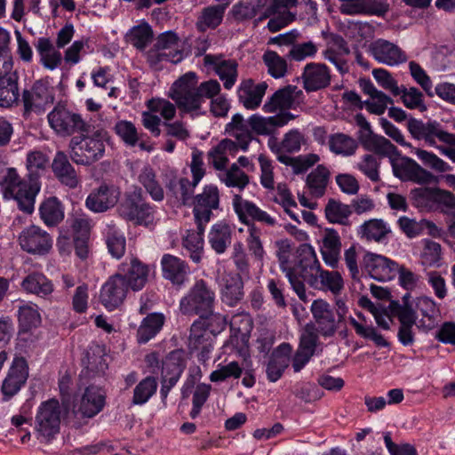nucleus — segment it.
<instances>
[{
  "instance_id": "obj_19",
  "label": "nucleus",
  "mask_w": 455,
  "mask_h": 455,
  "mask_svg": "<svg viewBox=\"0 0 455 455\" xmlns=\"http://www.w3.org/2000/svg\"><path fill=\"white\" fill-rule=\"evenodd\" d=\"M389 161L394 175L401 180H412L421 183L430 177V173L421 168L416 161L402 156L398 151Z\"/></svg>"
},
{
  "instance_id": "obj_34",
  "label": "nucleus",
  "mask_w": 455,
  "mask_h": 455,
  "mask_svg": "<svg viewBox=\"0 0 455 455\" xmlns=\"http://www.w3.org/2000/svg\"><path fill=\"white\" fill-rule=\"evenodd\" d=\"M349 50L344 39L339 36H333L328 43L326 50L323 52L325 60L335 66L340 74L348 71L347 56Z\"/></svg>"
},
{
  "instance_id": "obj_64",
  "label": "nucleus",
  "mask_w": 455,
  "mask_h": 455,
  "mask_svg": "<svg viewBox=\"0 0 455 455\" xmlns=\"http://www.w3.org/2000/svg\"><path fill=\"white\" fill-rule=\"evenodd\" d=\"M224 7L211 6L205 8L199 18L197 26L200 30L214 28L219 26L223 19Z\"/></svg>"
},
{
  "instance_id": "obj_56",
  "label": "nucleus",
  "mask_w": 455,
  "mask_h": 455,
  "mask_svg": "<svg viewBox=\"0 0 455 455\" xmlns=\"http://www.w3.org/2000/svg\"><path fill=\"white\" fill-rule=\"evenodd\" d=\"M157 381L154 377H146L140 380L133 390L132 403L134 405H143L156 394Z\"/></svg>"
},
{
  "instance_id": "obj_39",
  "label": "nucleus",
  "mask_w": 455,
  "mask_h": 455,
  "mask_svg": "<svg viewBox=\"0 0 455 455\" xmlns=\"http://www.w3.org/2000/svg\"><path fill=\"white\" fill-rule=\"evenodd\" d=\"M390 232L389 225L381 219H371L364 221L357 228V235L360 238L377 243L385 242Z\"/></svg>"
},
{
  "instance_id": "obj_52",
  "label": "nucleus",
  "mask_w": 455,
  "mask_h": 455,
  "mask_svg": "<svg viewBox=\"0 0 455 455\" xmlns=\"http://www.w3.org/2000/svg\"><path fill=\"white\" fill-rule=\"evenodd\" d=\"M165 186L175 197L183 201H186L190 194L194 192L190 181L187 178L179 177L173 172L165 175Z\"/></svg>"
},
{
  "instance_id": "obj_13",
  "label": "nucleus",
  "mask_w": 455,
  "mask_h": 455,
  "mask_svg": "<svg viewBox=\"0 0 455 455\" xmlns=\"http://www.w3.org/2000/svg\"><path fill=\"white\" fill-rule=\"evenodd\" d=\"M22 100L26 113H42L54 100V89L48 81L38 80L23 92Z\"/></svg>"
},
{
  "instance_id": "obj_16",
  "label": "nucleus",
  "mask_w": 455,
  "mask_h": 455,
  "mask_svg": "<svg viewBox=\"0 0 455 455\" xmlns=\"http://www.w3.org/2000/svg\"><path fill=\"white\" fill-rule=\"evenodd\" d=\"M28 377V365L23 357H14L7 376L3 381L1 391L4 401L10 400L25 385Z\"/></svg>"
},
{
  "instance_id": "obj_22",
  "label": "nucleus",
  "mask_w": 455,
  "mask_h": 455,
  "mask_svg": "<svg viewBox=\"0 0 455 455\" xmlns=\"http://www.w3.org/2000/svg\"><path fill=\"white\" fill-rule=\"evenodd\" d=\"M220 195L216 186L209 185L204 188L201 194L195 199L194 216L196 223L207 224L212 214V210L219 207Z\"/></svg>"
},
{
  "instance_id": "obj_33",
  "label": "nucleus",
  "mask_w": 455,
  "mask_h": 455,
  "mask_svg": "<svg viewBox=\"0 0 455 455\" xmlns=\"http://www.w3.org/2000/svg\"><path fill=\"white\" fill-rule=\"evenodd\" d=\"M341 249L339 233L333 228H325L320 242V251L323 261L331 267L338 265Z\"/></svg>"
},
{
  "instance_id": "obj_27",
  "label": "nucleus",
  "mask_w": 455,
  "mask_h": 455,
  "mask_svg": "<svg viewBox=\"0 0 455 455\" xmlns=\"http://www.w3.org/2000/svg\"><path fill=\"white\" fill-rule=\"evenodd\" d=\"M160 264L164 278L172 284L181 286L188 281L190 269L180 258L165 253L163 255Z\"/></svg>"
},
{
  "instance_id": "obj_43",
  "label": "nucleus",
  "mask_w": 455,
  "mask_h": 455,
  "mask_svg": "<svg viewBox=\"0 0 455 455\" xmlns=\"http://www.w3.org/2000/svg\"><path fill=\"white\" fill-rule=\"evenodd\" d=\"M196 230H188L182 239L183 247L189 252V257L194 262H199L204 251V233L205 225L203 222L196 223Z\"/></svg>"
},
{
  "instance_id": "obj_54",
  "label": "nucleus",
  "mask_w": 455,
  "mask_h": 455,
  "mask_svg": "<svg viewBox=\"0 0 455 455\" xmlns=\"http://www.w3.org/2000/svg\"><path fill=\"white\" fill-rule=\"evenodd\" d=\"M18 319L20 327L24 331L39 326L41 323V315L37 305L31 302L21 305L19 307Z\"/></svg>"
},
{
  "instance_id": "obj_46",
  "label": "nucleus",
  "mask_w": 455,
  "mask_h": 455,
  "mask_svg": "<svg viewBox=\"0 0 455 455\" xmlns=\"http://www.w3.org/2000/svg\"><path fill=\"white\" fill-rule=\"evenodd\" d=\"M420 263L426 267H440L442 263V247L430 239H422L418 247Z\"/></svg>"
},
{
  "instance_id": "obj_40",
  "label": "nucleus",
  "mask_w": 455,
  "mask_h": 455,
  "mask_svg": "<svg viewBox=\"0 0 455 455\" xmlns=\"http://www.w3.org/2000/svg\"><path fill=\"white\" fill-rule=\"evenodd\" d=\"M307 283L313 288L329 291L333 294L339 293L344 286L342 276L339 272L323 270L321 267Z\"/></svg>"
},
{
  "instance_id": "obj_14",
  "label": "nucleus",
  "mask_w": 455,
  "mask_h": 455,
  "mask_svg": "<svg viewBox=\"0 0 455 455\" xmlns=\"http://www.w3.org/2000/svg\"><path fill=\"white\" fill-rule=\"evenodd\" d=\"M128 291L126 280L122 274L116 272L102 284L100 291V302L108 311L115 310L124 303Z\"/></svg>"
},
{
  "instance_id": "obj_3",
  "label": "nucleus",
  "mask_w": 455,
  "mask_h": 455,
  "mask_svg": "<svg viewBox=\"0 0 455 455\" xmlns=\"http://www.w3.org/2000/svg\"><path fill=\"white\" fill-rule=\"evenodd\" d=\"M0 186L5 199H14L20 209L25 212L31 213L34 211L36 196L41 188L36 178L30 175L28 180H22L16 169L8 168Z\"/></svg>"
},
{
  "instance_id": "obj_51",
  "label": "nucleus",
  "mask_w": 455,
  "mask_h": 455,
  "mask_svg": "<svg viewBox=\"0 0 455 455\" xmlns=\"http://www.w3.org/2000/svg\"><path fill=\"white\" fill-rule=\"evenodd\" d=\"M359 139L366 148L389 159L398 151L387 139L373 132L370 136H359Z\"/></svg>"
},
{
  "instance_id": "obj_63",
  "label": "nucleus",
  "mask_w": 455,
  "mask_h": 455,
  "mask_svg": "<svg viewBox=\"0 0 455 455\" xmlns=\"http://www.w3.org/2000/svg\"><path fill=\"white\" fill-rule=\"evenodd\" d=\"M365 251L360 245L353 244L344 251V261L350 272L352 278L355 279L359 276V263L363 266V258Z\"/></svg>"
},
{
  "instance_id": "obj_26",
  "label": "nucleus",
  "mask_w": 455,
  "mask_h": 455,
  "mask_svg": "<svg viewBox=\"0 0 455 455\" xmlns=\"http://www.w3.org/2000/svg\"><path fill=\"white\" fill-rule=\"evenodd\" d=\"M204 63L215 71L227 90H230L235 85L238 76L235 60H223L216 55L206 54L204 57Z\"/></svg>"
},
{
  "instance_id": "obj_17",
  "label": "nucleus",
  "mask_w": 455,
  "mask_h": 455,
  "mask_svg": "<svg viewBox=\"0 0 455 455\" xmlns=\"http://www.w3.org/2000/svg\"><path fill=\"white\" fill-rule=\"evenodd\" d=\"M206 322L199 318L193 323L188 338V348L191 352H198V359L205 362L213 349L214 337L206 328Z\"/></svg>"
},
{
  "instance_id": "obj_10",
  "label": "nucleus",
  "mask_w": 455,
  "mask_h": 455,
  "mask_svg": "<svg viewBox=\"0 0 455 455\" xmlns=\"http://www.w3.org/2000/svg\"><path fill=\"white\" fill-rule=\"evenodd\" d=\"M119 212L124 218L145 227L152 226L156 219L155 208L143 201L140 190L127 194L119 206Z\"/></svg>"
},
{
  "instance_id": "obj_36",
  "label": "nucleus",
  "mask_w": 455,
  "mask_h": 455,
  "mask_svg": "<svg viewBox=\"0 0 455 455\" xmlns=\"http://www.w3.org/2000/svg\"><path fill=\"white\" fill-rule=\"evenodd\" d=\"M52 169L56 178L65 186L75 188L79 184V178L63 151H58L52 163Z\"/></svg>"
},
{
  "instance_id": "obj_1",
  "label": "nucleus",
  "mask_w": 455,
  "mask_h": 455,
  "mask_svg": "<svg viewBox=\"0 0 455 455\" xmlns=\"http://www.w3.org/2000/svg\"><path fill=\"white\" fill-rule=\"evenodd\" d=\"M289 243L282 242L280 250L276 253L280 269L284 273L299 298L307 301L304 281L308 282L316 272H319L320 261L315 248L309 243H302L296 249L294 261L289 259Z\"/></svg>"
},
{
  "instance_id": "obj_15",
  "label": "nucleus",
  "mask_w": 455,
  "mask_h": 455,
  "mask_svg": "<svg viewBox=\"0 0 455 455\" xmlns=\"http://www.w3.org/2000/svg\"><path fill=\"white\" fill-rule=\"evenodd\" d=\"M19 243L23 251L32 254H45L52 246L51 235L36 225L22 230L19 235Z\"/></svg>"
},
{
  "instance_id": "obj_58",
  "label": "nucleus",
  "mask_w": 455,
  "mask_h": 455,
  "mask_svg": "<svg viewBox=\"0 0 455 455\" xmlns=\"http://www.w3.org/2000/svg\"><path fill=\"white\" fill-rule=\"evenodd\" d=\"M277 159L282 164L291 165L293 172L299 174L306 172L311 166L320 160V157L316 154L302 155L297 157L279 155L277 156Z\"/></svg>"
},
{
  "instance_id": "obj_12",
  "label": "nucleus",
  "mask_w": 455,
  "mask_h": 455,
  "mask_svg": "<svg viewBox=\"0 0 455 455\" xmlns=\"http://www.w3.org/2000/svg\"><path fill=\"white\" fill-rule=\"evenodd\" d=\"M232 206L242 223L249 225L250 222H259L269 228H274L277 224L275 217L260 209L253 202L243 199L239 195L233 196Z\"/></svg>"
},
{
  "instance_id": "obj_35",
  "label": "nucleus",
  "mask_w": 455,
  "mask_h": 455,
  "mask_svg": "<svg viewBox=\"0 0 455 455\" xmlns=\"http://www.w3.org/2000/svg\"><path fill=\"white\" fill-rule=\"evenodd\" d=\"M155 47L166 54L172 64H177L185 58L183 43L172 31L162 33L158 36Z\"/></svg>"
},
{
  "instance_id": "obj_4",
  "label": "nucleus",
  "mask_w": 455,
  "mask_h": 455,
  "mask_svg": "<svg viewBox=\"0 0 455 455\" xmlns=\"http://www.w3.org/2000/svg\"><path fill=\"white\" fill-rule=\"evenodd\" d=\"M168 97L177 107L191 116L205 114L204 100L198 93V76L189 71L180 76L171 86Z\"/></svg>"
},
{
  "instance_id": "obj_48",
  "label": "nucleus",
  "mask_w": 455,
  "mask_h": 455,
  "mask_svg": "<svg viewBox=\"0 0 455 455\" xmlns=\"http://www.w3.org/2000/svg\"><path fill=\"white\" fill-rule=\"evenodd\" d=\"M291 351V347L289 344L283 343L280 345L278 352L273 355L267 363L266 371L267 379L271 382L277 381L283 375V372L288 366V358L286 355H288Z\"/></svg>"
},
{
  "instance_id": "obj_31",
  "label": "nucleus",
  "mask_w": 455,
  "mask_h": 455,
  "mask_svg": "<svg viewBox=\"0 0 455 455\" xmlns=\"http://www.w3.org/2000/svg\"><path fill=\"white\" fill-rule=\"evenodd\" d=\"M413 302L418 316L421 315V319L418 321L417 327L424 331L433 329L436 318L441 314L439 305L427 296L418 297Z\"/></svg>"
},
{
  "instance_id": "obj_42",
  "label": "nucleus",
  "mask_w": 455,
  "mask_h": 455,
  "mask_svg": "<svg viewBox=\"0 0 455 455\" xmlns=\"http://www.w3.org/2000/svg\"><path fill=\"white\" fill-rule=\"evenodd\" d=\"M359 319L353 316L348 317L349 324L354 328L356 335L359 337L371 340L379 347H387L389 343L386 340L384 336L379 333L377 329L371 324L366 323V319L362 314H357Z\"/></svg>"
},
{
  "instance_id": "obj_61",
  "label": "nucleus",
  "mask_w": 455,
  "mask_h": 455,
  "mask_svg": "<svg viewBox=\"0 0 455 455\" xmlns=\"http://www.w3.org/2000/svg\"><path fill=\"white\" fill-rule=\"evenodd\" d=\"M329 177V171L323 165H318L312 171L307 178V184L311 193L316 196H321L325 189Z\"/></svg>"
},
{
  "instance_id": "obj_45",
  "label": "nucleus",
  "mask_w": 455,
  "mask_h": 455,
  "mask_svg": "<svg viewBox=\"0 0 455 455\" xmlns=\"http://www.w3.org/2000/svg\"><path fill=\"white\" fill-rule=\"evenodd\" d=\"M21 288L24 291L35 294L39 297H45L53 291V285L42 273H32L27 275L21 282Z\"/></svg>"
},
{
  "instance_id": "obj_38",
  "label": "nucleus",
  "mask_w": 455,
  "mask_h": 455,
  "mask_svg": "<svg viewBox=\"0 0 455 455\" xmlns=\"http://www.w3.org/2000/svg\"><path fill=\"white\" fill-rule=\"evenodd\" d=\"M238 150V146L235 141L224 139L209 151V163L212 164L216 170H223L227 167L229 157H234Z\"/></svg>"
},
{
  "instance_id": "obj_55",
  "label": "nucleus",
  "mask_w": 455,
  "mask_h": 455,
  "mask_svg": "<svg viewBox=\"0 0 455 455\" xmlns=\"http://www.w3.org/2000/svg\"><path fill=\"white\" fill-rule=\"evenodd\" d=\"M219 179L228 188H244L249 183V178L237 164H233L228 169L220 171Z\"/></svg>"
},
{
  "instance_id": "obj_25",
  "label": "nucleus",
  "mask_w": 455,
  "mask_h": 455,
  "mask_svg": "<svg viewBox=\"0 0 455 455\" xmlns=\"http://www.w3.org/2000/svg\"><path fill=\"white\" fill-rule=\"evenodd\" d=\"M294 118L295 116L291 113H281L272 116L254 114L248 119L252 132L257 135L268 136L273 134L277 128L286 125Z\"/></svg>"
},
{
  "instance_id": "obj_57",
  "label": "nucleus",
  "mask_w": 455,
  "mask_h": 455,
  "mask_svg": "<svg viewBox=\"0 0 455 455\" xmlns=\"http://www.w3.org/2000/svg\"><path fill=\"white\" fill-rule=\"evenodd\" d=\"M329 148L336 155L349 156L355 153L357 143L348 135L335 133L329 139Z\"/></svg>"
},
{
  "instance_id": "obj_18",
  "label": "nucleus",
  "mask_w": 455,
  "mask_h": 455,
  "mask_svg": "<svg viewBox=\"0 0 455 455\" xmlns=\"http://www.w3.org/2000/svg\"><path fill=\"white\" fill-rule=\"evenodd\" d=\"M371 55L381 64L390 67L399 66L407 61V54L397 44L385 40L377 39L370 44Z\"/></svg>"
},
{
  "instance_id": "obj_44",
  "label": "nucleus",
  "mask_w": 455,
  "mask_h": 455,
  "mask_svg": "<svg viewBox=\"0 0 455 455\" xmlns=\"http://www.w3.org/2000/svg\"><path fill=\"white\" fill-rule=\"evenodd\" d=\"M364 92L370 98L361 104L360 109L364 108L371 114L380 116L385 113L388 105L393 104L392 99L376 89L372 84L366 85Z\"/></svg>"
},
{
  "instance_id": "obj_5",
  "label": "nucleus",
  "mask_w": 455,
  "mask_h": 455,
  "mask_svg": "<svg viewBox=\"0 0 455 455\" xmlns=\"http://www.w3.org/2000/svg\"><path fill=\"white\" fill-rule=\"evenodd\" d=\"M108 141V134L103 130L75 136L69 142V155L74 163L90 165L103 157Z\"/></svg>"
},
{
  "instance_id": "obj_2",
  "label": "nucleus",
  "mask_w": 455,
  "mask_h": 455,
  "mask_svg": "<svg viewBox=\"0 0 455 455\" xmlns=\"http://www.w3.org/2000/svg\"><path fill=\"white\" fill-rule=\"evenodd\" d=\"M407 128L413 139L423 140L455 163V134L445 131L438 122L411 118Z\"/></svg>"
},
{
  "instance_id": "obj_6",
  "label": "nucleus",
  "mask_w": 455,
  "mask_h": 455,
  "mask_svg": "<svg viewBox=\"0 0 455 455\" xmlns=\"http://www.w3.org/2000/svg\"><path fill=\"white\" fill-rule=\"evenodd\" d=\"M215 293L204 281H196L180 301V310L184 315H204L213 310Z\"/></svg>"
},
{
  "instance_id": "obj_47",
  "label": "nucleus",
  "mask_w": 455,
  "mask_h": 455,
  "mask_svg": "<svg viewBox=\"0 0 455 455\" xmlns=\"http://www.w3.org/2000/svg\"><path fill=\"white\" fill-rule=\"evenodd\" d=\"M109 253L116 259L123 257L125 251V237L124 233L113 222L106 225L103 230Z\"/></svg>"
},
{
  "instance_id": "obj_8",
  "label": "nucleus",
  "mask_w": 455,
  "mask_h": 455,
  "mask_svg": "<svg viewBox=\"0 0 455 455\" xmlns=\"http://www.w3.org/2000/svg\"><path fill=\"white\" fill-rule=\"evenodd\" d=\"M47 120L51 129L60 137L71 136L85 128L81 115L63 105L55 106L47 115Z\"/></svg>"
},
{
  "instance_id": "obj_9",
  "label": "nucleus",
  "mask_w": 455,
  "mask_h": 455,
  "mask_svg": "<svg viewBox=\"0 0 455 455\" xmlns=\"http://www.w3.org/2000/svg\"><path fill=\"white\" fill-rule=\"evenodd\" d=\"M379 124L387 136L403 148L411 149L417 157L427 166L439 172H445L451 169V166L435 154L419 148H415L411 143L405 140L402 132L386 118H380Z\"/></svg>"
},
{
  "instance_id": "obj_20",
  "label": "nucleus",
  "mask_w": 455,
  "mask_h": 455,
  "mask_svg": "<svg viewBox=\"0 0 455 455\" xmlns=\"http://www.w3.org/2000/svg\"><path fill=\"white\" fill-rule=\"evenodd\" d=\"M317 332L323 337L333 336L339 327V322L331 305L323 299H315L310 307Z\"/></svg>"
},
{
  "instance_id": "obj_60",
  "label": "nucleus",
  "mask_w": 455,
  "mask_h": 455,
  "mask_svg": "<svg viewBox=\"0 0 455 455\" xmlns=\"http://www.w3.org/2000/svg\"><path fill=\"white\" fill-rule=\"evenodd\" d=\"M263 61L267 68L268 74L275 78L279 79L283 77L287 73V62L286 60L278 55L275 52L267 51L263 54Z\"/></svg>"
},
{
  "instance_id": "obj_28",
  "label": "nucleus",
  "mask_w": 455,
  "mask_h": 455,
  "mask_svg": "<svg viewBox=\"0 0 455 455\" xmlns=\"http://www.w3.org/2000/svg\"><path fill=\"white\" fill-rule=\"evenodd\" d=\"M300 90L296 86L289 85L287 87L277 90L273 93L263 105L265 113H289L287 110L293 108L295 100Z\"/></svg>"
},
{
  "instance_id": "obj_32",
  "label": "nucleus",
  "mask_w": 455,
  "mask_h": 455,
  "mask_svg": "<svg viewBox=\"0 0 455 455\" xmlns=\"http://www.w3.org/2000/svg\"><path fill=\"white\" fill-rule=\"evenodd\" d=\"M331 75L329 68L322 63H309L303 72L304 88L307 92H315L330 84Z\"/></svg>"
},
{
  "instance_id": "obj_24",
  "label": "nucleus",
  "mask_w": 455,
  "mask_h": 455,
  "mask_svg": "<svg viewBox=\"0 0 455 455\" xmlns=\"http://www.w3.org/2000/svg\"><path fill=\"white\" fill-rule=\"evenodd\" d=\"M149 272L148 266L137 259H132L129 263H122L117 269V273L122 274L123 278L126 280L127 288L133 291L143 289L148 282Z\"/></svg>"
},
{
  "instance_id": "obj_41",
  "label": "nucleus",
  "mask_w": 455,
  "mask_h": 455,
  "mask_svg": "<svg viewBox=\"0 0 455 455\" xmlns=\"http://www.w3.org/2000/svg\"><path fill=\"white\" fill-rule=\"evenodd\" d=\"M165 323V315L163 313H151L140 323L137 331V341L145 344L154 339L162 330Z\"/></svg>"
},
{
  "instance_id": "obj_23",
  "label": "nucleus",
  "mask_w": 455,
  "mask_h": 455,
  "mask_svg": "<svg viewBox=\"0 0 455 455\" xmlns=\"http://www.w3.org/2000/svg\"><path fill=\"white\" fill-rule=\"evenodd\" d=\"M218 285L221 300L229 307H234L243 298V283L239 274L224 272L218 277Z\"/></svg>"
},
{
  "instance_id": "obj_59",
  "label": "nucleus",
  "mask_w": 455,
  "mask_h": 455,
  "mask_svg": "<svg viewBox=\"0 0 455 455\" xmlns=\"http://www.w3.org/2000/svg\"><path fill=\"white\" fill-rule=\"evenodd\" d=\"M126 38L137 49L144 50L151 43L153 32L148 24L143 23L131 28Z\"/></svg>"
},
{
  "instance_id": "obj_50",
  "label": "nucleus",
  "mask_w": 455,
  "mask_h": 455,
  "mask_svg": "<svg viewBox=\"0 0 455 455\" xmlns=\"http://www.w3.org/2000/svg\"><path fill=\"white\" fill-rule=\"evenodd\" d=\"M39 212L42 220L49 227L56 226L64 219L62 204L56 197H50L44 201Z\"/></svg>"
},
{
  "instance_id": "obj_21",
  "label": "nucleus",
  "mask_w": 455,
  "mask_h": 455,
  "mask_svg": "<svg viewBox=\"0 0 455 455\" xmlns=\"http://www.w3.org/2000/svg\"><path fill=\"white\" fill-rule=\"evenodd\" d=\"M268 84L265 81L257 82L251 78L243 80L237 89L239 102L247 110H255L262 103Z\"/></svg>"
},
{
  "instance_id": "obj_30",
  "label": "nucleus",
  "mask_w": 455,
  "mask_h": 455,
  "mask_svg": "<svg viewBox=\"0 0 455 455\" xmlns=\"http://www.w3.org/2000/svg\"><path fill=\"white\" fill-rule=\"evenodd\" d=\"M104 405V391L98 387L91 386L83 394L76 412L80 413L83 417L92 418L101 411Z\"/></svg>"
},
{
  "instance_id": "obj_29",
  "label": "nucleus",
  "mask_w": 455,
  "mask_h": 455,
  "mask_svg": "<svg viewBox=\"0 0 455 455\" xmlns=\"http://www.w3.org/2000/svg\"><path fill=\"white\" fill-rule=\"evenodd\" d=\"M119 196L120 192L116 188L102 185L89 194L85 205L93 212H103L117 203Z\"/></svg>"
},
{
  "instance_id": "obj_11",
  "label": "nucleus",
  "mask_w": 455,
  "mask_h": 455,
  "mask_svg": "<svg viewBox=\"0 0 455 455\" xmlns=\"http://www.w3.org/2000/svg\"><path fill=\"white\" fill-rule=\"evenodd\" d=\"M363 268L372 279L388 282L397 276L400 265L384 255L367 252L363 258Z\"/></svg>"
},
{
  "instance_id": "obj_62",
  "label": "nucleus",
  "mask_w": 455,
  "mask_h": 455,
  "mask_svg": "<svg viewBox=\"0 0 455 455\" xmlns=\"http://www.w3.org/2000/svg\"><path fill=\"white\" fill-rule=\"evenodd\" d=\"M350 214L351 210L348 205L335 200H330L325 206V216L331 223L346 224Z\"/></svg>"
},
{
  "instance_id": "obj_53",
  "label": "nucleus",
  "mask_w": 455,
  "mask_h": 455,
  "mask_svg": "<svg viewBox=\"0 0 455 455\" xmlns=\"http://www.w3.org/2000/svg\"><path fill=\"white\" fill-rule=\"evenodd\" d=\"M261 229L254 223L249 224L247 228L246 245L255 260L262 264L266 251L261 240Z\"/></svg>"
},
{
  "instance_id": "obj_7",
  "label": "nucleus",
  "mask_w": 455,
  "mask_h": 455,
  "mask_svg": "<svg viewBox=\"0 0 455 455\" xmlns=\"http://www.w3.org/2000/svg\"><path fill=\"white\" fill-rule=\"evenodd\" d=\"M60 405L58 400L49 399L41 403L36 415L35 430L41 441L48 442L60 431Z\"/></svg>"
},
{
  "instance_id": "obj_37",
  "label": "nucleus",
  "mask_w": 455,
  "mask_h": 455,
  "mask_svg": "<svg viewBox=\"0 0 455 455\" xmlns=\"http://www.w3.org/2000/svg\"><path fill=\"white\" fill-rule=\"evenodd\" d=\"M228 134L236 140L238 149L246 151L252 140V131L249 125V119L244 120L240 114L233 116L232 120L226 126Z\"/></svg>"
},
{
  "instance_id": "obj_49",
  "label": "nucleus",
  "mask_w": 455,
  "mask_h": 455,
  "mask_svg": "<svg viewBox=\"0 0 455 455\" xmlns=\"http://www.w3.org/2000/svg\"><path fill=\"white\" fill-rule=\"evenodd\" d=\"M209 243L212 248L218 254L223 253L231 243V228L225 222L214 224L208 235Z\"/></svg>"
}]
</instances>
